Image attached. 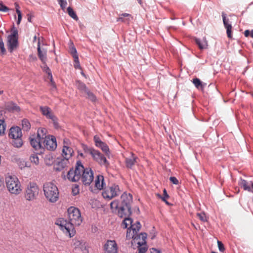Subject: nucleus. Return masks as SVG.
Segmentation results:
<instances>
[{
  "label": "nucleus",
  "mask_w": 253,
  "mask_h": 253,
  "mask_svg": "<svg viewBox=\"0 0 253 253\" xmlns=\"http://www.w3.org/2000/svg\"><path fill=\"white\" fill-rule=\"evenodd\" d=\"M37 40V36H35L33 38V42H35Z\"/></svg>",
  "instance_id": "obj_62"
},
{
  "label": "nucleus",
  "mask_w": 253,
  "mask_h": 253,
  "mask_svg": "<svg viewBox=\"0 0 253 253\" xmlns=\"http://www.w3.org/2000/svg\"><path fill=\"white\" fill-rule=\"evenodd\" d=\"M195 42L201 49H206L208 46V42L205 38L202 40L196 38Z\"/></svg>",
  "instance_id": "obj_26"
},
{
  "label": "nucleus",
  "mask_w": 253,
  "mask_h": 253,
  "mask_svg": "<svg viewBox=\"0 0 253 253\" xmlns=\"http://www.w3.org/2000/svg\"><path fill=\"white\" fill-rule=\"evenodd\" d=\"M18 45V38L7 37V46L9 52H12Z\"/></svg>",
  "instance_id": "obj_20"
},
{
  "label": "nucleus",
  "mask_w": 253,
  "mask_h": 253,
  "mask_svg": "<svg viewBox=\"0 0 253 253\" xmlns=\"http://www.w3.org/2000/svg\"><path fill=\"white\" fill-rule=\"evenodd\" d=\"M29 140L31 145L35 150H41L40 152H42L43 147V139L38 137L36 134H34L30 136Z\"/></svg>",
  "instance_id": "obj_12"
},
{
  "label": "nucleus",
  "mask_w": 253,
  "mask_h": 253,
  "mask_svg": "<svg viewBox=\"0 0 253 253\" xmlns=\"http://www.w3.org/2000/svg\"><path fill=\"white\" fill-rule=\"evenodd\" d=\"M46 129L44 127H41L37 130V133L36 135L43 140L48 137V135H46Z\"/></svg>",
  "instance_id": "obj_27"
},
{
  "label": "nucleus",
  "mask_w": 253,
  "mask_h": 253,
  "mask_svg": "<svg viewBox=\"0 0 253 253\" xmlns=\"http://www.w3.org/2000/svg\"><path fill=\"white\" fill-rule=\"evenodd\" d=\"M170 181L174 184L177 185L179 182L177 179L175 177L171 176L169 178Z\"/></svg>",
  "instance_id": "obj_51"
},
{
  "label": "nucleus",
  "mask_w": 253,
  "mask_h": 253,
  "mask_svg": "<svg viewBox=\"0 0 253 253\" xmlns=\"http://www.w3.org/2000/svg\"><path fill=\"white\" fill-rule=\"evenodd\" d=\"M67 12L70 16H71L73 19L76 20L78 19L77 14L71 7H68L67 8Z\"/></svg>",
  "instance_id": "obj_34"
},
{
  "label": "nucleus",
  "mask_w": 253,
  "mask_h": 253,
  "mask_svg": "<svg viewBox=\"0 0 253 253\" xmlns=\"http://www.w3.org/2000/svg\"><path fill=\"white\" fill-rule=\"evenodd\" d=\"M197 216L202 221L205 222L207 221V217L205 213H197Z\"/></svg>",
  "instance_id": "obj_41"
},
{
  "label": "nucleus",
  "mask_w": 253,
  "mask_h": 253,
  "mask_svg": "<svg viewBox=\"0 0 253 253\" xmlns=\"http://www.w3.org/2000/svg\"><path fill=\"white\" fill-rule=\"evenodd\" d=\"M72 194L74 196H76L80 193V188L79 185L77 184H73L72 188Z\"/></svg>",
  "instance_id": "obj_35"
},
{
  "label": "nucleus",
  "mask_w": 253,
  "mask_h": 253,
  "mask_svg": "<svg viewBox=\"0 0 253 253\" xmlns=\"http://www.w3.org/2000/svg\"><path fill=\"white\" fill-rule=\"evenodd\" d=\"M217 244L219 250L220 252H223L225 250L223 244L220 241H217Z\"/></svg>",
  "instance_id": "obj_49"
},
{
  "label": "nucleus",
  "mask_w": 253,
  "mask_h": 253,
  "mask_svg": "<svg viewBox=\"0 0 253 253\" xmlns=\"http://www.w3.org/2000/svg\"><path fill=\"white\" fill-rule=\"evenodd\" d=\"M22 129L25 131H28L31 128V124L29 121L26 119L22 121Z\"/></svg>",
  "instance_id": "obj_31"
},
{
  "label": "nucleus",
  "mask_w": 253,
  "mask_h": 253,
  "mask_svg": "<svg viewBox=\"0 0 253 253\" xmlns=\"http://www.w3.org/2000/svg\"><path fill=\"white\" fill-rule=\"evenodd\" d=\"M69 164V160L63 158L61 161L58 162L55 168L56 170L60 171Z\"/></svg>",
  "instance_id": "obj_25"
},
{
  "label": "nucleus",
  "mask_w": 253,
  "mask_h": 253,
  "mask_svg": "<svg viewBox=\"0 0 253 253\" xmlns=\"http://www.w3.org/2000/svg\"><path fill=\"white\" fill-rule=\"evenodd\" d=\"M30 160L32 163L35 165H38L39 163V158L37 155L34 154L30 157Z\"/></svg>",
  "instance_id": "obj_40"
},
{
  "label": "nucleus",
  "mask_w": 253,
  "mask_h": 253,
  "mask_svg": "<svg viewBox=\"0 0 253 253\" xmlns=\"http://www.w3.org/2000/svg\"><path fill=\"white\" fill-rule=\"evenodd\" d=\"M250 35L253 38V30L251 31Z\"/></svg>",
  "instance_id": "obj_63"
},
{
  "label": "nucleus",
  "mask_w": 253,
  "mask_h": 253,
  "mask_svg": "<svg viewBox=\"0 0 253 253\" xmlns=\"http://www.w3.org/2000/svg\"><path fill=\"white\" fill-rule=\"evenodd\" d=\"M5 130V125L3 119H0V135L3 134Z\"/></svg>",
  "instance_id": "obj_38"
},
{
  "label": "nucleus",
  "mask_w": 253,
  "mask_h": 253,
  "mask_svg": "<svg viewBox=\"0 0 253 253\" xmlns=\"http://www.w3.org/2000/svg\"><path fill=\"white\" fill-rule=\"evenodd\" d=\"M123 17H130V15L128 13H124L120 15Z\"/></svg>",
  "instance_id": "obj_57"
},
{
  "label": "nucleus",
  "mask_w": 253,
  "mask_h": 253,
  "mask_svg": "<svg viewBox=\"0 0 253 253\" xmlns=\"http://www.w3.org/2000/svg\"><path fill=\"white\" fill-rule=\"evenodd\" d=\"M141 225L139 221H136L134 224H132L129 228H127L126 232V238L130 239L134 236V234L138 233Z\"/></svg>",
  "instance_id": "obj_13"
},
{
  "label": "nucleus",
  "mask_w": 253,
  "mask_h": 253,
  "mask_svg": "<svg viewBox=\"0 0 253 253\" xmlns=\"http://www.w3.org/2000/svg\"><path fill=\"white\" fill-rule=\"evenodd\" d=\"M5 183L8 191L12 194L19 195L22 191L20 181L15 176L8 175L5 177Z\"/></svg>",
  "instance_id": "obj_4"
},
{
  "label": "nucleus",
  "mask_w": 253,
  "mask_h": 253,
  "mask_svg": "<svg viewBox=\"0 0 253 253\" xmlns=\"http://www.w3.org/2000/svg\"><path fill=\"white\" fill-rule=\"evenodd\" d=\"M32 16L31 15H28V21L30 22H31V19H32Z\"/></svg>",
  "instance_id": "obj_61"
},
{
  "label": "nucleus",
  "mask_w": 253,
  "mask_h": 253,
  "mask_svg": "<svg viewBox=\"0 0 253 253\" xmlns=\"http://www.w3.org/2000/svg\"><path fill=\"white\" fill-rule=\"evenodd\" d=\"M93 140L94 141L95 146L101 149L106 144L102 141L99 137L97 135L94 136Z\"/></svg>",
  "instance_id": "obj_29"
},
{
  "label": "nucleus",
  "mask_w": 253,
  "mask_h": 253,
  "mask_svg": "<svg viewBox=\"0 0 253 253\" xmlns=\"http://www.w3.org/2000/svg\"><path fill=\"white\" fill-rule=\"evenodd\" d=\"M73 57L74 58L75 63L80 62L79 60L78 55H75V56H73Z\"/></svg>",
  "instance_id": "obj_55"
},
{
  "label": "nucleus",
  "mask_w": 253,
  "mask_h": 253,
  "mask_svg": "<svg viewBox=\"0 0 253 253\" xmlns=\"http://www.w3.org/2000/svg\"><path fill=\"white\" fill-rule=\"evenodd\" d=\"M95 187L98 190H102L104 185V176L102 175H98L95 179Z\"/></svg>",
  "instance_id": "obj_21"
},
{
  "label": "nucleus",
  "mask_w": 253,
  "mask_h": 253,
  "mask_svg": "<svg viewBox=\"0 0 253 253\" xmlns=\"http://www.w3.org/2000/svg\"><path fill=\"white\" fill-rule=\"evenodd\" d=\"M74 66L75 68H76V69H81V68L80 64V62L75 63Z\"/></svg>",
  "instance_id": "obj_54"
},
{
  "label": "nucleus",
  "mask_w": 253,
  "mask_h": 253,
  "mask_svg": "<svg viewBox=\"0 0 253 253\" xmlns=\"http://www.w3.org/2000/svg\"><path fill=\"white\" fill-rule=\"evenodd\" d=\"M59 4H60L61 8L64 10L67 5V2L66 0H57Z\"/></svg>",
  "instance_id": "obj_43"
},
{
  "label": "nucleus",
  "mask_w": 253,
  "mask_h": 253,
  "mask_svg": "<svg viewBox=\"0 0 253 253\" xmlns=\"http://www.w3.org/2000/svg\"><path fill=\"white\" fill-rule=\"evenodd\" d=\"M39 193L38 185L34 182H30L26 188L25 198L28 201L36 199Z\"/></svg>",
  "instance_id": "obj_7"
},
{
  "label": "nucleus",
  "mask_w": 253,
  "mask_h": 253,
  "mask_svg": "<svg viewBox=\"0 0 253 253\" xmlns=\"http://www.w3.org/2000/svg\"><path fill=\"white\" fill-rule=\"evenodd\" d=\"M9 10L8 8L3 4L1 2H0V11L3 12H7Z\"/></svg>",
  "instance_id": "obj_45"
},
{
  "label": "nucleus",
  "mask_w": 253,
  "mask_h": 253,
  "mask_svg": "<svg viewBox=\"0 0 253 253\" xmlns=\"http://www.w3.org/2000/svg\"><path fill=\"white\" fill-rule=\"evenodd\" d=\"M3 93V90H0V95L2 94Z\"/></svg>",
  "instance_id": "obj_64"
},
{
  "label": "nucleus",
  "mask_w": 253,
  "mask_h": 253,
  "mask_svg": "<svg viewBox=\"0 0 253 253\" xmlns=\"http://www.w3.org/2000/svg\"><path fill=\"white\" fill-rule=\"evenodd\" d=\"M76 85L79 90L82 91H84L85 93L86 92V90H88L86 88L85 84L80 81H77Z\"/></svg>",
  "instance_id": "obj_32"
},
{
  "label": "nucleus",
  "mask_w": 253,
  "mask_h": 253,
  "mask_svg": "<svg viewBox=\"0 0 253 253\" xmlns=\"http://www.w3.org/2000/svg\"><path fill=\"white\" fill-rule=\"evenodd\" d=\"M250 33H251V32H250V31L248 30H247L244 32V35L245 37H248L250 35Z\"/></svg>",
  "instance_id": "obj_56"
},
{
  "label": "nucleus",
  "mask_w": 253,
  "mask_h": 253,
  "mask_svg": "<svg viewBox=\"0 0 253 253\" xmlns=\"http://www.w3.org/2000/svg\"><path fill=\"white\" fill-rule=\"evenodd\" d=\"M57 147L56 138L53 135H48V137L43 140L42 150L44 148L48 150L53 151Z\"/></svg>",
  "instance_id": "obj_11"
},
{
  "label": "nucleus",
  "mask_w": 253,
  "mask_h": 253,
  "mask_svg": "<svg viewBox=\"0 0 253 253\" xmlns=\"http://www.w3.org/2000/svg\"><path fill=\"white\" fill-rule=\"evenodd\" d=\"M70 53L72 54V56H75V55H78L77 50L76 48L73 46L70 48Z\"/></svg>",
  "instance_id": "obj_47"
},
{
  "label": "nucleus",
  "mask_w": 253,
  "mask_h": 253,
  "mask_svg": "<svg viewBox=\"0 0 253 253\" xmlns=\"http://www.w3.org/2000/svg\"><path fill=\"white\" fill-rule=\"evenodd\" d=\"M30 58L31 60H37L36 57L33 55H31L30 56Z\"/></svg>",
  "instance_id": "obj_58"
},
{
  "label": "nucleus",
  "mask_w": 253,
  "mask_h": 253,
  "mask_svg": "<svg viewBox=\"0 0 253 253\" xmlns=\"http://www.w3.org/2000/svg\"><path fill=\"white\" fill-rule=\"evenodd\" d=\"M147 248L145 245L142 246H139L138 253H145L147 251Z\"/></svg>",
  "instance_id": "obj_44"
},
{
  "label": "nucleus",
  "mask_w": 253,
  "mask_h": 253,
  "mask_svg": "<svg viewBox=\"0 0 253 253\" xmlns=\"http://www.w3.org/2000/svg\"><path fill=\"white\" fill-rule=\"evenodd\" d=\"M69 222L63 218L58 219L56 224L60 227V229L64 234L71 238L75 234L74 226H79L83 222V217L81 216L80 211L77 208L71 207L68 209Z\"/></svg>",
  "instance_id": "obj_2"
},
{
  "label": "nucleus",
  "mask_w": 253,
  "mask_h": 253,
  "mask_svg": "<svg viewBox=\"0 0 253 253\" xmlns=\"http://www.w3.org/2000/svg\"><path fill=\"white\" fill-rule=\"evenodd\" d=\"M132 203V196L124 192L121 196L120 201L114 200L110 204V207L113 212H117L118 215L124 218L123 226L125 228L132 225V219L128 216L131 214V205Z\"/></svg>",
  "instance_id": "obj_1"
},
{
  "label": "nucleus",
  "mask_w": 253,
  "mask_h": 253,
  "mask_svg": "<svg viewBox=\"0 0 253 253\" xmlns=\"http://www.w3.org/2000/svg\"><path fill=\"white\" fill-rule=\"evenodd\" d=\"M22 134L21 128L18 126L12 127L9 130V136L11 138L22 137Z\"/></svg>",
  "instance_id": "obj_18"
},
{
  "label": "nucleus",
  "mask_w": 253,
  "mask_h": 253,
  "mask_svg": "<svg viewBox=\"0 0 253 253\" xmlns=\"http://www.w3.org/2000/svg\"><path fill=\"white\" fill-rule=\"evenodd\" d=\"M19 6L18 4L15 3V9L18 15V19L17 21V24L18 25L20 23L21 19H22V13L21 11L19 9Z\"/></svg>",
  "instance_id": "obj_33"
},
{
  "label": "nucleus",
  "mask_w": 253,
  "mask_h": 253,
  "mask_svg": "<svg viewBox=\"0 0 253 253\" xmlns=\"http://www.w3.org/2000/svg\"><path fill=\"white\" fill-rule=\"evenodd\" d=\"M25 167H27V166L26 163H25L24 162H23V163L22 164V165H20V168L22 169L23 168H24Z\"/></svg>",
  "instance_id": "obj_59"
},
{
  "label": "nucleus",
  "mask_w": 253,
  "mask_h": 253,
  "mask_svg": "<svg viewBox=\"0 0 253 253\" xmlns=\"http://www.w3.org/2000/svg\"><path fill=\"white\" fill-rule=\"evenodd\" d=\"M87 152L91 156L93 160L100 166H103L106 169L110 167V163L107 161L106 157L98 150L89 148L87 150Z\"/></svg>",
  "instance_id": "obj_5"
},
{
  "label": "nucleus",
  "mask_w": 253,
  "mask_h": 253,
  "mask_svg": "<svg viewBox=\"0 0 253 253\" xmlns=\"http://www.w3.org/2000/svg\"><path fill=\"white\" fill-rule=\"evenodd\" d=\"M222 19H223L224 26L225 28L226 29V33H227V37L229 38H232V34H231L232 25L230 23L229 19H226L225 14H224V13H222Z\"/></svg>",
  "instance_id": "obj_17"
},
{
  "label": "nucleus",
  "mask_w": 253,
  "mask_h": 253,
  "mask_svg": "<svg viewBox=\"0 0 253 253\" xmlns=\"http://www.w3.org/2000/svg\"><path fill=\"white\" fill-rule=\"evenodd\" d=\"M8 37L13 38H18V31L17 30H14L13 31L12 33L9 35Z\"/></svg>",
  "instance_id": "obj_50"
},
{
  "label": "nucleus",
  "mask_w": 253,
  "mask_h": 253,
  "mask_svg": "<svg viewBox=\"0 0 253 253\" xmlns=\"http://www.w3.org/2000/svg\"><path fill=\"white\" fill-rule=\"evenodd\" d=\"M38 56L43 64H45L47 61V49L41 47V42L40 38L38 41Z\"/></svg>",
  "instance_id": "obj_14"
},
{
  "label": "nucleus",
  "mask_w": 253,
  "mask_h": 253,
  "mask_svg": "<svg viewBox=\"0 0 253 253\" xmlns=\"http://www.w3.org/2000/svg\"><path fill=\"white\" fill-rule=\"evenodd\" d=\"M238 184L244 190L251 191L253 189V183L252 181H247L241 178L239 181Z\"/></svg>",
  "instance_id": "obj_19"
},
{
  "label": "nucleus",
  "mask_w": 253,
  "mask_h": 253,
  "mask_svg": "<svg viewBox=\"0 0 253 253\" xmlns=\"http://www.w3.org/2000/svg\"><path fill=\"white\" fill-rule=\"evenodd\" d=\"M73 241L74 242H75V243H74V244H75H75H77V245H78L79 244H80V241H79L74 240H73Z\"/></svg>",
  "instance_id": "obj_60"
},
{
  "label": "nucleus",
  "mask_w": 253,
  "mask_h": 253,
  "mask_svg": "<svg viewBox=\"0 0 253 253\" xmlns=\"http://www.w3.org/2000/svg\"><path fill=\"white\" fill-rule=\"evenodd\" d=\"M117 21L118 22H126V20L124 19V17H122L120 15V16L117 18Z\"/></svg>",
  "instance_id": "obj_52"
},
{
  "label": "nucleus",
  "mask_w": 253,
  "mask_h": 253,
  "mask_svg": "<svg viewBox=\"0 0 253 253\" xmlns=\"http://www.w3.org/2000/svg\"><path fill=\"white\" fill-rule=\"evenodd\" d=\"M12 139H13L12 143L14 147L19 148L21 147L23 145V141L21 139V137Z\"/></svg>",
  "instance_id": "obj_30"
},
{
  "label": "nucleus",
  "mask_w": 253,
  "mask_h": 253,
  "mask_svg": "<svg viewBox=\"0 0 253 253\" xmlns=\"http://www.w3.org/2000/svg\"><path fill=\"white\" fill-rule=\"evenodd\" d=\"M42 69L43 71L45 73H46L48 75L49 78L51 77V76H52L50 69L47 66L46 63L43 64V66H42Z\"/></svg>",
  "instance_id": "obj_37"
},
{
  "label": "nucleus",
  "mask_w": 253,
  "mask_h": 253,
  "mask_svg": "<svg viewBox=\"0 0 253 253\" xmlns=\"http://www.w3.org/2000/svg\"><path fill=\"white\" fill-rule=\"evenodd\" d=\"M5 108L9 111L19 112L20 108L16 104L12 101H9L5 103Z\"/></svg>",
  "instance_id": "obj_23"
},
{
  "label": "nucleus",
  "mask_w": 253,
  "mask_h": 253,
  "mask_svg": "<svg viewBox=\"0 0 253 253\" xmlns=\"http://www.w3.org/2000/svg\"><path fill=\"white\" fill-rule=\"evenodd\" d=\"M85 93L87 95V98L90 100L92 102H95L96 100L95 96L89 90H86Z\"/></svg>",
  "instance_id": "obj_39"
},
{
  "label": "nucleus",
  "mask_w": 253,
  "mask_h": 253,
  "mask_svg": "<svg viewBox=\"0 0 253 253\" xmlns=\"http://www.w3.org/2000/svg\"><path fill=\"white\" fill-rule=\"evenodd\" d=\"M40 111L42 112L43 115L45 116L46 118L51 119L54 125H56L57 119L54 115L51 112L50 109L47 106H41L40 107Z\"/></svg>",
  "instance_id": "obj_16"
},
{
  "label": "nucleus",
  "mask_w": 253,
  "mask_h": 253,
  "mask_svg": "<svg viewBox=\"0 0 253 253\" xmlns=\"http://www.w3.org/2000/svg\"><path fill=\"white\" fill-rule=\"evenodd\" d=\"M101 150L105 153L108 158L109 159L110 158L111 152L106 144L102 148Z\"/></svg>",
  "instance_id": "obj_36"
},
{
  "label": "nucleus",
  "mask_w": 253,
  "mask_h": 253,
  "mask_svg": "<svg viewBox=\"0 0 253 253\" xmlns=\"http://www.w3.org/2000/svg\"><path fill=\"white\" fill-rule=\"evenodd\" d=\"M73 151L70 147L64 146L62 149V156L64 158L69 159L72 156Z\"/></svg>",
  "instance_id": "obj_24"
},
{
  "label": "nucleus",
  "mask_w": 253,
  "mask_h": 253,
  "mask_svg": "<svg viewBox=\"0 0 253 253\" xmlns=\"http://www.w3.org/2000/svg\"><path fill=\"white\" fill-rule=\"evenodd\" d=\"M0 54L3 55L5 54L6 52V50L4 47V44L3 42V41L1 39H0Z\"/></svg>",
  "instance_id": "obj_42"
},
{
  "label": "nucleus",
  "mask_w": 253,
  "mask_h": 253,
  "mask_svg": "<svg viewBox=\"0 0 253 253\" xmlns=\"http://www.w3.org/2000/svg\"><path fill=\"white\" fill-rule=\"evenodd\" d=\"M151 253H161V252L155 248H152L150 249Z\"/></svg>",
  "instance_id": "obj_53"
},
{
  "label": "nucleus",
  "mask_w": 253,
  "mask_h": 253,
  "mask_svg": "<svg viewBox=\"0 0 253 253\" xmlns=\"http://www.w3.org/2000/svg\"><path fill=\"white\" fill-rule=\"evenodd\" d=\"M147 234L145 233H137L131 238L134 244H137L139 246L146 245Z\"/></svg>",
  "instance_id": "obj_15"
},
{
  "label": "nucleus",
  "mask_w": 253,
  "mask_h": 253,
  "mask_svg": "<svg viewBox=\"0 0 253 253\" xmlns=\"http://www.w3.org/2000/svg\"><path fill=\"white\" fill-rule=\"evenodd\" d=\"M94 178L93 172L91 169L84 168L81 175V180L83 184L86 186L90 185Z\"/></svg>",
  "instance_id": "obj_10"
},
{
  "label": "nucleus",
  "mask_w": 253,
  "mask_h": 253,
  "mask_svg": "<svg viewBox=\"0 0 253 253\" xmlns=\"http://www.w3.org/2000/svg\"><path fill=\"white\" fill-rule=\"evenodd\" d=\"M163 194L164 197L162 198V200L165 201L167 204H168V202L166 201V199L169 198V195L167 194V190L165 189H164L163 190Z\"/></svg>",
  "instance_id": "obj_48"
},
{
  "label": "nucleus",
  "mask_w": 253,
  "mask_h": 253,
  "mask_svg": "<svg viewBox=\"0 0 253 253\" xmlns=\"http://www.w3.org/2000/svg\"><path fill=\"white\" fill-rule=\"evenodd\" d=\"M193 84H194L195 87L200 90H203L205 85V84H203L199 79L194 78L192 81Z\"/></svg>",
  "instance_id": "obj_28"
},
{
  "label": "nucleus",
  "mask_w": 253,
  "mask_h": 253,
  "mask_svg": "<svg viewBox=\"0 0 253 253\" xmlns=\"http://www.w3.org/2000/svg\"><path fill=\"white\" fill-rule=\"evenodd\" d=\"M84 170V167L80 161L77 162L75 169L72 168L67 173V178L69 180L75 182L81 179L83 170Z\"/></svg>",
  "instance_id": "obj_6"
},
{
  "label": "nucleus",
  "mask_w": 253,
  "mask_h": 253,
  "mask_svg": "<svg viewBox=\"0 0 253 253\" xmlns=\"http://www.w3.org/2000/svg\"><path fill=\"white\" fill-rule=\"evenodd\" d=\"M43 190L46 199L50 203H55L58 200V189L52 182L44 183L43 186Z\"/></svg>",
  "instance_id": "obj_3"
},
{
  "label": "nucleus",
  "mask_w": 253,
  "mask_h": 253,
  "mask_svg": "<svg viewBox=\"0 0 253 253\" xmlns=\"http://www.w3.org/2000/svg\"><path fill=\"white\" fill-rule=\"evenodd\" d=\"M118 246L114 240H107L102 246L104 253H118Z\"/></svg>",
  "instance_id": "obj_9"
},
{
  "label": "nucleus",
  "mask_w": 253,
  "mask_h": 253,
  "mask_svg": "<svg viewBox=\"0 0 253 253\" xmlns=\"http://www.w3.org/2000/svg\"><path fill=\"white\" fill-rule=\"evenodd\" d=\"M137 157L135 156L133 153H131V157L126 158L125 160L126 166L127 168L132 169V167L136 163V160Z\"/></svg>",
  "instance_id": "obj_22"
},
{
  "label": "nucleus",
  "mask_w": 253,
  "mask_h": 253,
  "mask_svg": "<svg viewBox=\"0 0 253 253\" xmlns=\"http://www.w3.org/2000/svg\"><path fill=\"white\" fill-rule=\"evenodd\" d=\"M50 82V85L51 86V89L54 90L56 89V86L55 82L53 81L52 76H51V77L49 78Z\"/></svg>",
  "instance_id": "obj_46"
},
{
  "label": "nucleus",
  "mask_w": 253,
  "mask_h": 253,
  "mask_svg": "<svg viewBox=\"0 0 253 253\" xmlns=\"http://www.w3.org/2000/svg\"><path fill=\"white\" fill-rule=\"evenodd\" d=\"M119 186L116 184H112L108 188L105 189L102 192V196L104 198L111 200L118 196L120 194Z\"/></svg>",
  "instance_id": "obj_8"
}]
</instances>
